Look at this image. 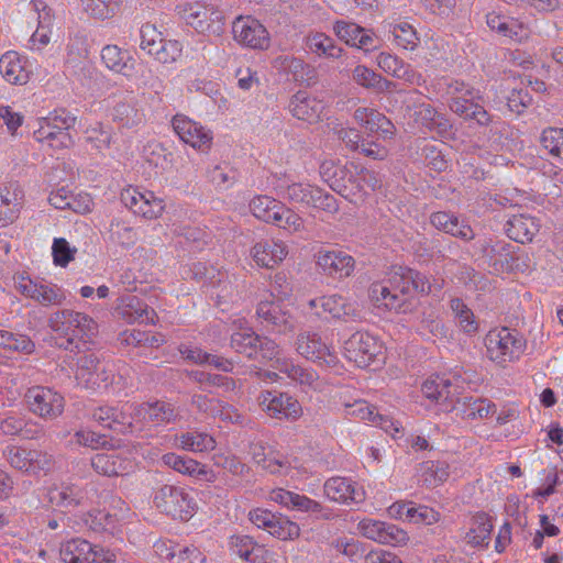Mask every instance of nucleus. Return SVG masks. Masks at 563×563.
<instances>
[{"label": "nucleus", "mask_w": 563, "mask_h": 563, "mask_svg": "<svg viewBox=\"0 0 563 563\" xmlns=\"http://www.w3.org/2000/svg\"><path fill=\"white\" fill-rule=\"evenodd\" d=\"M47 324L58 338L66 341V349L70 351L86 346L98 334L97 322L88 314L73 309L51 313Z\"/></svg>", "instance_id": "f257e3e1"}, {"label": "nucleus", "mask_w": 563, "mask_h": 563, "mask_svg": "<svg viewBox=\"0 0 563 563\" xmlns=\"http://www.w3.org/2000/svg\"><path fill=\"white\" fill-rule=\"evenodd\" d=\"M483 342L487 360L501 368L518 361L526 350L523 336L506 327L489 330Z\"/></svg>", "instance_id": "f03ea898"}, {"label": "nucleus", "mask_w": 563, "mask_h": 563, "mask_svg": "<svg viewBox=\"0 0 563 563\" xmlns=\"http://www.w3.org/2000/svg\"><path fill=\"white\" fill-rule=\"evenodd\" d=\"M449 108L457 115L474 120L481 125H488L490 115L479 103L483 99L481 92L461 80H451L446 84Z\"/></svg>", "instance_id": "7ed1b4c3"}, {"label": "nucleus", "mask_w": 563, "mask_h": 563, "mask_svg": "<svg viewBox=\"0 0 563 563\" xmlns=\"http://www.w3.org/2000/svg\"><path fill=\"white\" fill-rule=\"evenodd\" d=\"M153 505L161 512L183 521L189 520L198 507L187 488L167 484L154 490Z\"/></svg>", "instance_id": "20e7f679"}, {"label": "nucleus", "mask_w": 563, "mask_h": 563, "mask_svg": "<svg viewBox=\"0 0 563 563\" xmlns=\"http://www.w3.org/2000/svg\"><path fill=\"white\" fill-rule=\"evenodd\" d=\"M178 13L187 25L200 34L220 36L224 30V15L216 5L189 1L178 5Z\"/></svg>", "instance_id": "39448f33"}, {"label": "nucleus", "mask_w": 563, "mask_h": 563, "mask_svg": "<svg viewBox=\"0 0 563 563\" xmlns=\"http://www.w3.org/2000/svg\"><path fill=\"white\" fill-rule=\"evenodd\" d=\"M344 356L357 367L366 368L384 361V344L368 332L353 333L343 346Z\"/></svg>", "instance_id": "423d86ee"}, {"label": "nucleus", "mask_w": 563, "mask_h": 563, "mask_svg": "<svg viewBox=\"0 0 563 563\" xmlns=\"http://www.w3.org/2000/svg\"><path fill=\"white\" fill-rule=\"evenodd\" d=\"M296 352L307 361L320 366L335 367L339 357L334 346L321 333L314 331H301L295 340Z\"/></svg>", "instance_id": "0eeeda50"}, {"label": "nucleus", "mask_w": 563, "mask_h": 563, "mask_svg": "<svg viewBox=\"0 0 563 563\" xmlns=\"http://www.w3.org/2000/svg\"><path fill=\"white\" fill-rule=\"evenodd\" d=\"M232 37L240 46L254 51H266L272 42L266 26L252 15H239L233 20Z\"/></svg>", "instance_id": "6e6552de"}, {"label": "nucleus", "mask_w": 563, "mask_h": 563, "mask_svg": "<svg viewBox=\"0 0 563 563\" xmlns=\"http://www.w3.org/2000/svg\"><path fill=\"white\" fill-rule=\"evenodd\" d=\"M59 555L64 563H117V554L112 550L80 538L63 543Z\"/></svg>", "instance_id": "1a4fd4ad"}, {"label": "nucleus", "mask_w": 563, "mask_h": 563, "mask_svg": "<svg viewBox=\"0 0 563 563\" xmlns=\"http://www.w3.org/2000/svg\"><path fill=\"white\" fill-rule=\"evenodd\" d=\"M121 201L134 214L145 220H156L165 211V201L154 191L129 186L121 192Z\"/></svg>", "instance_id": "9d476101"}, {"label": "nucleus", "mask_w": 563, "mask_h": 563, "mask_svg": "<svg viewBox=\"0 0 563 563\" xmlns=\"http://www.w3.org/2000/svg\"><path fill=\"white\" fill-rule=\"evenodd\" d=\"M346 172L347 178L342 183L340 191L355 205L364 202L371 192L380 187L382 180L372 169L351 164Z\"/></svg>", "instance_id": "9b49d317"}, {"label": "nucleus", "mask_w": 563, "mask_h": 563, "mask_svg": "<svg viewBox=\"0 0 563 563\" xmlns=\"http://www.w3.org/2000/svg\"><path fill=\"white\" fill-rule=\"evenodd\" d=\"M15 289L44 307L60 306L66 300V294L62 287L43 279H32L29 276H19L15 280Z\"/></svg>", "instance_id": "f8f14e48"}, {"label": "nucleus", "mask_w": 563, "mask_h": 563, "mask_svg": "<svg viewBox=\"0 0 563 563\" xmlns=\"http://www.w3.org/2000/svg\"><path fill=\"white\" fill-rule=\"evenodd\" d=\"M357 531L368 540L390 547H405L409 542L407 531L396 525L373 518L360 520Z\"/></svg>", "instance_id": "ddd939ff"}, {"label": "nucleus", "mask_w": 563, "mask_h": 563, "mask_svg": "<svg viewBox=\"0 0 563 563\" xmlns=\"http://www.w3.org/2000/svg\"><path fill=\"white\" fill-rule=\"evenodd\" d=\"M262 410L278 420L296 421L302 416L300 402L286 393L264 391L258 397Z\"/></svg>", "instance_id": "4468645a"}, {"label": "nucleus", "mask_w": 563, "mask_h": 563, "mask_svg": "<svg viewBox=\"0 0 563 563\" xmlns=\"http://www.w3.org/2000/svg\"><path fill=\"white\" fill-rule=\"evenodd\" d=\"M172 125L179 139L192 148L202 153L211 150L213 133L210 129L183 114H176Z\"/></svg>", "instance_id": "2eb2a0df"}, {"label": "nucleus", "mask_w": 563, "mask_h": 563, "mask_svg": "<svg viewBox=\"0 0 563 563\" xmlns=\"http://www.w3.org/2000/svg\"><path fill=\"white\" fill-rule=\"evenodd\" d=\"M25 399L30 410L43 419H55L64 410V397L48 387H31L25 394Z\"/></svg>", "instance_id": "dca6fc26"}, {"label": "nucleus", "mask_w": 563, "mask_h": 563, "mask_svg": "<svg viewBox=\"0 0 563 563\" xmlns=\"http://www.w3.org/2000/svg\"><path fill=\"white\" fill-rule=\"evenodd\" d=\"M325 497L338 504H361L366 498L365 489L357 482L349 477L333 476L323 485Z\"/></svg>", "instance_id": "f3484780"}, {"label": "nucleus", "mask_w": 563, "mask_h": 563, "mask_svg": "<svg viewBox=\"0 0 563 563\" xmlns=\"http://www.w3.org/2000/svg\"><path fill=\"white\" fill-rule=\"evenodd\" d=\"M316 263L324 275L338 279L350 277L355 269L354 258L342 250L321 249Z\"/></svg>", "instance_id": "a211bd4d"}, {"label": "nucleus", "mask_w": 563, "mask_h": 563, "mask_svg": "<svg viewBox=\"0 0 563 563\" xmlns=\"http://www.w3.org/2000/svg\"><path fill=\"white\" fill-rule=\"evenodd\" d=\"M133 417V426L135 423L152 422L156 426L176 422L179 419L178 410L168 402L154 401L143 402L140 405H130Z\"/></svg>", "instance_id": "6ab92c4d"}, {"label": "nucleus", "mask_w": 563, "mask_h": 563, "mask_svg": "<svg viewBox=\"0 0 563 563\" xmlns=\"http://www.w3.org/2000/svg\"><path fill=\"white\" fill-rule=\"evenodd\" d=\"M229 549L244 563H277V554L264 545L258 544L252 537L236 534L230 538Z\"/></svg>", "instance_id": "aec40b11"}, {"label": "nucleus", "mask_w": 563, "mask_h": 563, "mask_svg": "<svg viewBox=\"0 0 563 563\" xmlns=\"http://www.w3.org/2000/svg\"><path fill=\"white\" fill-rule=\"evenodd\" d=\"M308 306L316 310V314L319 317L325 316L338 320H346L357 316L356 306L338 294L310 299Z\"/></svg>", "instance_id": "412c9836"}, {"label": "nucleus", "mask_w": 563, "mask_h": 563, "mask_svg": "<svg viewBox=\"0 0 563 563\" xmlns=\"http://www.w3.org/2000/svg\"><path fill=\"white\" fill-rule=\"evenodd\" d=\"M31 10L36 14L37 27L29 40L31 51L42 52L51 42L54 15L43 0H32Z\"/></svg>", "instance_id": "4be33fe9"}, {"label": "nucleus", "mask_w": 563, "mask_h": 563, "mask_svg": "<svg viewBox=\"0 0 563 563\" xmlns=\"http://www.w3.org/2000/svg\"><path fill=\"white\" fill-rule=\"evenodd\" d=\"M256 313L262 321L274 327L278 332L287 333L295 329V317L280 301L262 300L257 306Z\"/></svg>", "instance_id": "5701e85b"}, {"label": "nucleus", "mask_w": 563, "mask_h": 563, "mask_svg": "<svg viewBox=\"0 0 563 563\" xmlns=\"http://www.w3.org/2000/svg\"><path fill=\"white\" fill-rule=\"evenodd\" d=\"M288 255V246L279 240H263L254 244L251 256L257 266L273 269Z\"/></svg>", "instance_id": "b1692460"}, {"label": "nucleus", "mask_w": 563, "mask_h": 563, "mask_svg": "<svg viewBox=\"0 0 563 563\" xmlns=\"http://www.w3.org/2000/svg\"><path fill=\"white\" fill-rule=\"evenodd\" d=\"M0 75L10 85H25L31 70L27 59L15 51H8L0 56Z\"/></svg>", "instance_id": "393cba45"}, {"label": "nucleus", "mask_w": 563, "mask_h": 563, "mask_svg": "<svg viewBox=\"0 0 563 563\" xmlns=\"http://www.w3.org/2000/svg\"><path fill=\"white\" fill-rule=\"evenodd\" d=\"M355 121L371 133H379L385 139H390L395 134V125L382 112L369 107H358L353 114Z\"/></svg>", "instance_id": "a878e982"}, {"label": "nucleus", "mask_w": 563, "mask_h": 563, "mask_svg": "<svg viewBox=\"0 0 563 563\" xmlns=\"http://www.w3.org/2000/svg\"><path fill=\"white\" fill-rule=\"evenodd\" d=\"M162 463L175 472L189 477L203 478L208 482H212L214 479L213 473L207 467V465L189 456H181L170 452L162 456Z\"/></svg>", "instance_id": "bb28decb"}, {"label": "nucleus", "mask_w": 563, "mask_h": 563, "mask_svg": "<svg viewBox=\"0 0 563 563\" xmlns=\"http://www.w3.org/2000/svg\"><path fill=\"white\" fill-rule=\"evenodd\" d=\"M288 108L298 120L314 123L320 120L324 106L321 100L306 91H298L291 97Z\"/></svg>", "instance_id": "cd10ccee"}, {"label": "nucleus", "mask_w": 563, "mask_h": 563, "mask_svg": "<svg viewBox=\"0 0 563 563\" xmlns=\"http://www.w3.org/2000/svg\"><path fill=\"white\" fill-rule=\"evenodd\" d=\"M378 67L388 75L401 79L409 85L420 86L423 81L421 74L409 64L390 53H379L376 58Z\"/></svg>", "instance_id": "c85d7f7f"}, {"label": "nucleus", "mask_w": 563, "mask_h": 563, "mask_svg": "<svg viewBox=\"0 0 563 563\" xmlns=\"http://www.w3.org/2000/svg\"><path fill=\"white\" fill-rule=\"evenodd\" d=\"M129 406L125 405L121 409L100 406L92 411L91 418L104 428L123 431L133 427V417Z\"/></svg>", "instance_id": "c756f323"}, {"label": "nucleus", "mask_w": 563, "mask_h": 563, "mask_svg": "<svg viewBox=\"0 0 563 563\" xmlns=\"http://www.w3.org/2000/svg\"><path fill=\"white\" fill-rule=\"evenodd\" d=\"M333 30L336 36L350 46H355L365 52L375 48L372 33L353 22L338 21Z\"/></svg>", "instance_id": "7c9ffc66"}, {"label": "nucleus", "mask_w": 563, "mask_h": 563, "mask_svg": "<svg viewBox=\"0 0 563 563\" xmlns=\"http://www.w3.org/2000/svg\"><path fill=\"white\" fill-rule=\"evenodd\" d=\"M453 409L463 420H482L496 412V405L487 398L466 396L456 400Z\"/></svg>", "instance_id": "2f4dec72"}, {"label": "nucleus", "mask_w": 563, "mask_h": 563, "mask_svg": "<svg viewBox=\"0 0 563 563\" xmlns=\"http://www.w3.org/2000/svg\"><path fill=\"white\" fill-rule=\"evenodd\" d=\"M541 223L536 217L529 214H515L506 224L507 235L521 244L530 243L540 231Z\"/></svg>", "instance_id": "473e14b6"}, {"label": "nucleus", "mask_w": 563, "mask_h": 563, "mask_svg": "<svg viewBox=\"0 0 563 563\" xmlns=\"http://www.w3.org/2000/svg\"><path fill=\"white\" fill-rule=\"evenodd\" d=\"M101 59L106 67L113 73L131 77L135 69V59L128 51L117 45H106L101 51Z\"/></svg>", "instance_id": "72a5a7b5"}, {"label": "nucleus", "mask_w": 563, "mask_h": 563, "mask_svg": "<svg viewBox=\"0 0 563 563\" xmlns=\"http://www.w3.org/2000/svg\"><path fill=\"white\" fill-rule=\"evenodd\" d=\"M217 442L214 438L197 430L175 434L173 437V446L179 450L192 453H206L216 449Z\"/></svg>", "instance_id": "f704fd0d"}, {"label": "nucleus", "mask_w": 563, "mask_h": 563, "mask_svg": "<svg viewBox=\"0 0 563 563\" xmlns=\"http://www.w3.org/2000/svg\"><path fill=\"white\" fill-rule=\"evenodd\" d=\"M24 206V190L15 180L0 184V216L19 217Z\"/></svg>", "instance_id": "c9c22d12"}, {"label": "nucleus", "mask_w": 563, "mask_h": 563, "mask_svg": "<svg viewBox=\"0 0 563 563\" xmlns=\"http://www.w3.org/2000/svg\"><path fill=\"white\" fill-rule=\"evenodd\" d=\"M91 466L98 474L119 476L132 467V462L117 452L98 453L91 457Z\"/></svg>", "instance_id": "e433bc0d"}, {"label": "nucleus", "mask_w": 563, "mask_h": 563, "mask_svg": "<svg viewBox=\"0 0 563 563\" xmlns=\"http://www.w3.org/2000/svg\"><path fill=\"white\" fill-rule=\"evenodd\" d=\"M430 223L438 230L468 241L474 238L472 228L459 220L456 216L445 211H437L430 216Z\"/></svg>", "instance_id": "4c0bfd02"}, {"label": "nucleus", "mask_w": 563, "mask_h": 563, "mask_svg": "<svg viewBox=\"0 0 563 563\" xmlns=\"http://www.w3.org/2000/svg\"><path fill=\"white\" fill-rule=\"evenodd\" d=\"M307 49L320 58L338 59L343 54V48L335 44L334 40L321 32H310L305 36Z\"/></svg>", "instance_id": "58836bf2"}, {"label": "nucleus", "mask_w": 563, "mask_h": 563, "mask_svg": "<svg viewBox=\"0 0 563 563\" xmlns=\"http://www.w3.org/2000/svg\"><path fill=\"white\" fill-rule=\"evenodd\" d=\"M452 384L449 378L440 375L430 376L421 386L422 395L432 402L452 405L453 394L451 391Z\"/></svg>", "instance_id": "ea45409f"}, {"label": "nucleus", "mask_w": 563, "mask_h": 563, "mask_svg": "<svg viewBox=\"0 0 563 563\" xmlns=\"http://www.w3.org/2000/svg\"><path fill=\"white\" fill-rule=\"evenodd\" d=\"M124 0H80L84 12L97 21L111 20L119 14Z\"/></svg>", "instance_id": "a19ab883"}, {"label": "nucleus", "mask_w": 563, "mask_h": 563, "mask_svg": "<svg viewBox=\"0 0 563 563\" xmlns=\"http://www.w3.org/2000/svg\"><path fill=\"white\" fill-rule=\"evenodd\" d=\"M85 498V490L75 484H62L48 492L49 503L58 507H75L82 504Z\"/></svg>", "instance_id": "79ce46f5"}, {"label": "nucleus", "mask_w": 563, "mask_h": 563, "mask_svg": "<svg viewBox=\"0 0 563 563\" xmlns=\"http://www.w3.org/2000/svg\"><path fill=\"white\" fill-rule=\"evenodd\" d=\"M352 79L358 86L366 89H373L378 92L389 91L395 87V84L385 79L379 74L364 65H357L352 71Z\"/></svg>", "instance_id": "37998d69"}, {"label": "nucleus", "mask_w": 563, "mask_h": 563, "mask_svg": "<svg viewBox=\"0 0 563 563\" xmlns=\"http://www.w3.org/2000/svg\"><path fill=\"white\" fill-rule=\"evenodd\" d=\"M419 475L428 487H438L451 475V465L446 461H426L421 463Z\"/></svg>", "instance_id": "c03bdc74"}, {"label": "nucleus", "mask_w": 563, "mask_h": 563, "mask_svg": "<svg viewBox=\"0 0 563 563\" xmlns=\"http://www.w3.org/2000/svg\"><path fill=\"white\" fill-rule=\"evenodd\" d=\"M112 118L122 128L128 129L135 128L144 122V113L136 107V101L133 99L118 102L113 107Z\"/></svg>", "instance_id": "a18cd8bd"}, {"label": "nucleus", "mask_w": 563, "mask_h": 563, "mask_svg": "<svg viewBox=\"0 0 563 563\" xmlns=\"http://www.w3.org/2000/svg\"><path fill=\"white\" fill-rule=\"evenodd\" d=\"M368 296L376 307L390 311H398L404 303V299L383 282L372 284Z\"/></svg>", "instance_id": "49530a36"}, {"label": "nucleus", "mask_w": 563, "mask_h": 563, "mask_svg": "<svg viewBox=\"0 0 563 563\" xmlns=\"http://www.w3.org/2000/svg\"><path fill=\"white\" fill-rule=\"evenodd\" d=\"M258 340L260 335H257L251 328L240 327L231 335V346L235 352L244 354L250 358L257 357Z\"/></svg>", "instance_id": "de8ad7c7"}, {"label": "nucleus", "mask_w": 563, "mask_h": 563, "mask_svg": "<svg viewBox=\"0 0 563 563\" xmlns=\"http://www.w3.org/2000/svg\"><path fill=\"white\" fill-rule=\"evenodd\" d=\"M280 203L269 196L258 195L250 201L249 207L256 219L273 224L277 219Z\"/></svg>", "instance_id": "09e8293b"}, {"label": "nucleus", "mask_w": 563, "mask_h": 563, "mask_svg": "<svg viewBox=\"0 0 563 563\" xmlns=\"http://www.w3.org/2000/svg\"><path fill=\"white\" fill-rule=\"evenodd\" d=\"M415 121L430 131L442 132L449 126L448 120L440 114L431 104L421 103L413 112Z\"/></svg>", "instance_id": "8fccbe9b"}, {"label": "nucleus", "mask_w": 563, "mask_h": 563, "mask_svg": "<svg viewBox=\"0 0 563 563\" xmlns=\"http://www.w3.org/2000/svg\"><path fill=\"white\" fill-rule=\"evenodd\" d=\"M493 525L485 514L473 518L472 526L465 536L466 542L473 547L487 545L490 539Z\"/></svg>", "instance_id": "3c124183"}, {"label": "nucleus", "mask_w": 563, "mask_h": 563, "mask_svg": "<svg viewBox=\"0 0 563 563\" xmlns=\"http://www.w3.org/2000/svg\"><path fill=\"white\" fill-rule=\"evenodd\" d=\"M539 143L552 158L563 163V128H547L539 136Z\"/></svg>", "instance_id": "603ef678"}, {"label": "nucleus", "mask_w": 563, "mask_h": 563, "mask_svg": "<svg viewBox=\"0 0 563 563\" xmlns=\"http://www.w3.org/2000/svg\"><path fill=\"white\" fill-rule=\"evenodd\" d=\"M340 401L344 408L345 416L358 419L369 424L375 422L378 411L375 406L368 404L366 400L355 399L350 401L345 399V397L340 396Z\"/></svg>", "instance_id": "864d4df0"}, {"label": "nucleus", "mask_w": 563, "mask_h": 563, "mask_svg": "<svg viewBox=\"0 0 563 563\" xmlns=\"http://www.w3.org/2000/svg\"><path fill=\"white\" fill-rule=\"evenodd\" d=\"M289 509L311 514L316 519L329 520L333 517L329 508L306 495L297 493L292 495Z\"/></svg>", "instance_id": "5fc2aeb1"}, {"label": "nucleus", "mask_w": 563, "mask_h": 563, "mask_svg": "<svg viewBox=\"0 0 563 563\" xmlns=\"http://www.w3.org/2000/svg\"><path fill=\"white\" fill-rule=\"evenodd\" d=\"M76 118L66 113L65 111H55L46 118L38 120V128L35 131H43L49 129L52 134L69 133V130L75 125Z\"/></svg>", "instance_id": "6e6d98bb"}, {"label": "nucleus", "mask_w": 563, "mask_h": 563, "mask_svg": "<svg viewBox=\"0 0 563 563\" xmlns=\"http://www.w3.org/2000/svg\"><path fill=\"white\" fill-rule=\"evenodd\" d=\"M389 32L393 34L394 43L404 49H415L419 43V37L408 22L401 21L389 24Z\"/></svg>", "instance_id": "4d7b16f0"}, {"label": "nucleus", "mask_w": 563, "mask_h": 563, "mask_svg": "<svg viewBox=\"0 0 563 563\" xmlns=\"http://www.w3.org/2000/svg\"><path fill=\"white\" fill-rule=\"evenodd\" d=\"M319 194V187L306 183H291L285 189L286 198L294 203L310 207Z\"/></svg>", "instance_id": "13d9d810"}, {"label": "nucleus", "mask_w": 563, "mask_h": 563, "mask_svg": "<svg viewBox=\"0 0 563 563\" xmlns=\"http://www.w3.org/2000/svg\"><path fill=\"white\" fill-rule=\"evenodd\" d=\"M277 219L273 225L287 231L288 233H298L305 230L303 218L295 212L292 209L287 208L284 203H280L279 211L276 217Z\"/></svg>", "instance_id": "bf43d9fd"}, {"label": "nucleus", "mask_w": 563, "mask_h": 563, "mask_svg": "<svg viewBox=\"0 0 563 563\" xmlns=\"http://www.w3.org/2000/svg\"><path fill=\"white\" fill-rule=\"evenodd\" d=\"M86 525L97 532L115 533L118 530L117 515H111L103 510L90 511L85 519Z\"/></svg>", "instance_id": "052dcab7"}, {"label": "nucleus", "mask_w": 563, "mask_h": 563, "mask_svg": "<svg viewBox=\"0 0 563 563\" xmlns=\"http://www.w3.org/2000/svg\"><path fill=\"white\" fill-rule=\"evenodd\" d=\"M450 307L454 313L459 327L466 333H474L478 329L473 311L460 298H453Z\"/></svg>", "instance_id": "680f3d73"}, {"label": "nucleus", "mask_w": 563, "mask_h": 563, "mask_svg": "<svg viewBox=\"0 0 563 563\" xmlns=\"http://www.w3.org/2000/svg\"><path fill=\"white\" fill-rule=\"evenodd\" d=\"M49 129L43 131H34V139L44 146L52 148L53 151H63L70 148L74 144V137L70 133L52 134Z\"/></svg>", "instance_id": "e2e57ef3"}, {"label": "nucleus", "mask_w": 563, "mask_h": 563, "mask_svg": "<svg viewBox=\"0 0 563 563\" xmlns=\"http://www.w3.org/2000/svg\"><path fill=\"white\" fill-rule=\"evenodd\" d=\"M110 239L122 247L130 249L137 242L136 230L123 221H112L110 225Z\"/></svg>", "instance_id": "0e129e2a"}, {"label": "nucleus", "mask_w": 563, "mask_h": 563, "mask_svg": "<svg viewBox=\"0 0 563 563\" xmlns=\"http://www.w3.org/2000/svg\"><path fill=\"white\" fill-rule=\"evenodd\" d=\"M0 347L30 354L34 351V343L24 334H14L7 330H0Z\"/></svg>", "instance_id": "69168bd1"}, {"label": "nucleus", "mask_w": 563, "mask_h": 563, "mask_svg": "<svg viewBox=\"0 0 563 563\" xmlns=\"http://www.w3.org/2000/svg\"><path fill=\"white\" fill-rule=\"evenodd\" d=\"M300 533L299 525L282 514H278L273 531H271L272 537L282 541H294L300 537Z\"/></svg>", "instance_id": "338daca9"}, {"label": "nucleus", "mask_w": 563, "mask_h": 563, "mask_svg": "<svg viewBox=\"0 0 563 563\" xmlns=\"http://www.w3.org/2000/svg\"><path fill=\"white\" fill-rule=\"evenodd\" d=\"M166 558L170 563H206V555L196 547H184L167 552Z\"/></svg>", "instance_id": "774afa93"}]
</instances>
